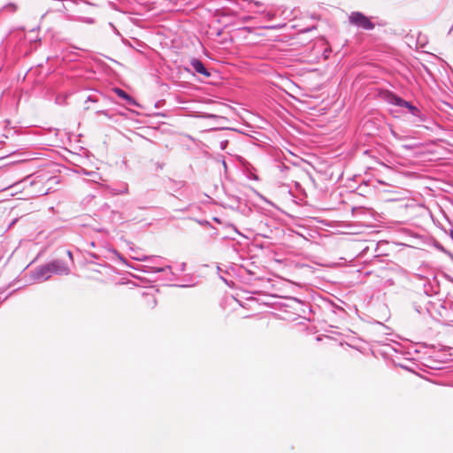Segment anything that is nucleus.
Instances as JSON below:
<instances>
[{
    "mask_svg": "<svg viewBox=\"0 0 453 453\" xmlns=\"http://www.w3.org/2000/svg\"><path fill=\"white\" fill-rule=\"evenodd\" d=\"M208 38L216 43H224L229 39L228 33L224 30H211L208 33Z\"/></svg>",
    "mask_w": 453,
    "mask_h": 453,
    "instance_id": "obj_3",
    "label": "nucleus"
},
{
    "mask_svg": "<svg viewBox=\"0 0 453 453\" xmlns=\"http://www.w3.org/2000/svg\"><path fill=\"white\" fill-rule=\"evenodd\" d=\"M114 92L120 97L125 100H127L128 103H132V98L122 89L120 88H114Z\"/></svg>",
    "mask_w": 453,
    "mask_h": 453,
    "instance_id": "obj_6",
    "label": "nucleus"
},
{
    "mask_svg": "<svg viewBox=\"0 0 453 453\" xmlns=\"http://www.w3.org/2000/svg\"><path fill=\"white\" fill-rule=\"evenodd\" d=\"M349 20L353 26L361 27L363 28H372L373 27L371 21L360 12H353L349 16Z\"/></svg>",
    "mask_w": 453,
    "mask_h": 453,
    "instance_id": "obj_2",
    "label": "nucleus"
},
{
    "mask_svg": "<svg viewBox=\"0 0 453 453\" xmlns=\"http://www.w3.org/2000/svg\"><path fill=\"white\" fill-rule=\"evenodd\" d=\"M384 98L392 104L407 108L414 116L418 115V113L417 107L412 105L410 102H407L390 92H385Z\"/></svg>",
    "mask_w": 453,
    "mask_h": 453,
    "instance_id": "obj_1",
    "label": "nucleus"
},
{
    "mask_svg": "<svg viewBox=\"0 0 453 453\" xmlns=\"http://www.w3.org/2000/svg\"><path fill=\"white\" fill-rule=\"evenodd\" d=\"M190 63L196 73L207 78L211 76V73L208 72V70L204 67L203 64L200 60L192 59Z\"/></svg>",
    "mask_w": 453,
    "mask_h": 453,
    "instance_id": "obj_4",
    "label": "nucleus"
},
{
    "mask_svg": "<svg viewBox=\"0 0 453 453\" xmlns=\"http://www.w3.org/2000/svg\"><path fill=\"white\" fill-rule=\"evenodd\" d=\"M42 270L46 271L47 273H49V272H52V273H58V272H60V273H66L68 272V268L67 267H63L62 269H58L57 262H53V263L48 265Z\"/></svg>",
    "mask_w": 453,
    "mask_h": 453,
    "instance_id": "obj_5",
    "label": "nucleus"
}]
</instances>
